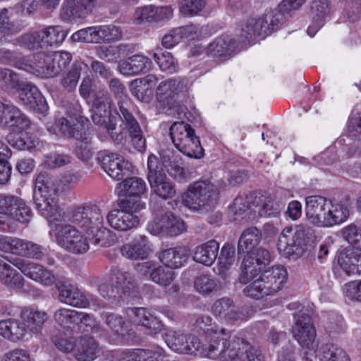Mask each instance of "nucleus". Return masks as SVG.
<instances>
[{
    "instance_id": "obj_36",
    "label": "nucleus",
    "mask_w": 361,
    "mask_h": 361,
    "mask_svg": "<svg viewBox=\"0 0 361 361\" xmlns=\"http://www.w3.org/2000/svg\"><path fill=\"white\" fill-rule=\"evenodd\" d=\"M235 249L233 245L226 243L222 247L218 263L214 270L215 273L221 276L223 279L226 278V271L231 267L235 260Z\"/></svg>"
},
{
    "instance_id": "obj_45",
    "label": "nucleus",
    "mask_w": 361,
    "mask_h": 361,
    "mask_svg": "<svg viewBox=\"0 0 361 361\" xmlns=\"http://www.w3.org/2000/svg\"><path fill=\"white\" fill-rule=\"evenodd\" d=\"M56 126L59 129L60 135L68 139L78 138L80 137L84 130L80 128L78 123L71 116L70 119L64 117H61L56 121Z\"/></svg>"
},
{
    "instance_id": "obj_30",
    "label": "nucleus",
    "mask_w": 361,
    "mask_h": 361,
    "mask_svg": "<svg viewBox=\"0 0 361 361\" xmlns=\"http://www.w3.org/2000/svg\"><path fill=\"white\" fill-rule=\"evenodd\" d=\"M23 29L21 23L11 20V13L8 8H4L0 11V43L10 42L9 37Z\"/></svg>"
},
{
    "instance_id": "obj_31",
    "label": "nucleus",
    "mask_w": 361,
    "mask_h": 361,
    "mask_svg": "<svg viewBox=\"0 0 361 361\" xmlns=\"http://www.w3.org/2000/svg\"><path fill=\"white\" fill-rule=\"evenodd\" d=\"M33 202L38 212L46 219L54 218L59 213V206L52 196L33 193Z\"/></svg>"
},
{
    "instance_id": "obj_8",
    "label": "nucleus",
    "mask_w": 361,
    "mask_h": 361,
    "mask_svg": "<svg viewBox=\"0 0 361 361\" xmlns=\"http://www.w3.org/2000/svg\"><path fill=\"white\" fill-rule=\"evenodd\" d=\"M68 219L87 234L92 229H97L104 221L101 210L95 205L78 207L72 209L68 214Z\"/></svg>"
},
{
    "instance_id": "obj_5",
    "label": "nucleus",
    "mask_w": 361,
    "mask_h": 361,
    "mask_svg": "<svg viewBox=\"0 0 361 361\" xmlns=\"http://www.w3.org/2000/svg\"><path fill=\"white\" fill-rule=\"evenodd\" d=\"M315 237L314 229L307 226L298 225L294 233L285 229L279 237L277 249L288 257H301L307 250L309 243Z\"/></svg>"
},
{
    "instance_id": "obj_4",
    "label": "nucleus",
    "mask_w": 361,
    "mask_h": 361,
    "mask_svg": "<svg viewBox=\"0 0 361 361\" xmlns=\"http://www.w3.org/2000/svg\"><path fill=\"white\" fill-rule=\"evenodd\" d=\"M287 279L288 272L283 266L266 268L259 279L244 288L243 293L246 296L257 300L273 295L281 289Z\"/></svg>"
},
{
    "instance_id": "obj_49",
    "label": "nucleus",
    "mask_w": 361,
    "mask_h": 361,
    "mask_svg": "<svg viewBox=\"0 0 361 361\" xmlns=\"http://www.w3.org/2000/svg\"><path fill=\"white\" fill-rule=\"evenodd\" d=\"M322 361H351L347 353L338 345L326 343L322 347Z\"/></svg>"
},
{
    "instance_id": "obj_28",
    "label": "nucleus",
    "mask_w": 361,
    "mask_h": 361,
    "mask_svg": "<svg viewBox=\"0 0 361 361\" xmlns=\"http://www.w3.org/2000/svg\"><path fill=\"white\" fill-rule=\"evenodd\" d=\"M60 187V180L56 176L40 173L36 178L33 193L53 196L58 193Z\"/></svg>"
},
{
    "instance_id": "obj_33",
    "label": "nucleus",
    "mask_w": 361,
    "mask_h": 361,
    "mask_svg": "<svg viewBox=\"0 0 361 361\" xmlns=\"http://www.w3.org/2000/svg\"><path fill=\"white\" fill-rule=\"evenodd\" d=\"M262 240V232L255 226H251L242 233L238 243V253H245L257 248Z\"/></svg>"
},
{
    "instance_id": "obj_47",
    "label": "nucleus",
    "mask_w": 361,
    "mask_h": 361,
    "mask_svg": "<svg viewBox=\"0 0 361 361\" xmlns=\"http://www.w3.org/2000/svg\"><path fill=\"white\" fill-rule=\"evenodd\" d=\"M88 235H92V243L94 245L100 246L109 247L114 245L117 242V238L112 231L103 226V223L98 226L97 229H92Z\"/></svg>"
},
{
    "instance_id": "obj_16",
    "label": "nucleus",
    "mask_w": 361,
    "mask_h": 361,
    "mask_svg": "<svg viewBox=\"0 0 361 361\" xmlns=\"http://www.w3.org/2000/svg\"><path fill=\"white\" fill-rule=\"evenodd\" d=\"M173 9L171 6H156L149 5L140 7L136 11L138 23L144 22L157 23L169 20L173 16Z\"/></svg>"
},
{
    "instance_id": "obj_32",
    "label": "nucleus",
    "mask_w": 361,
    "mask_h": 361,
    "mask_svg": "<svg viewBox=\"0 0 361 361\" xmlns=\"http://www.w3.org/2000/svg\"><path fill=\"white\" fill-rule=\"evenodd\" d=\"M360 260L361 254L352 249H343L337 255L338 266L348 275L360 271L358 263Z\"/></svg>"
},
{
    "instance_id": "obj_61",
    "label": "nucleus",
    "mask_w": 361,
    "mask_h": 361,
    "mask_svg": "<svg viewBox=\"0 0 361 361\" xmlns=\"http://www.w3.org/2000/svg\"><path fill=\"white\" fill-rule=\"evenodd\" d=\"M54 77L59 74L68 66L72 60L71 54L68 51L51 52Z\"/></svg>"
},
{
    "instance_id": "obj_23",
    "label": "nucleus",
    "mask_w": 361,
    "mask_h": 361,
    "mask_svg": "<svg viewBox=\"0 0 361 361\" xmlns=\"http://www.w3.org/2000/svg\"><path fill=\"white\" fill-rule=\"evenodd\" d=\"M188 251L185 247L165 249L159 253V259L163 264L171 269H178L187 262Z\"/></svg>"
},
{
    "instance_id": "obj_34",
    "label": "nucleus",
    "mask_w": 361,
    "mask_h": 361,
    "mask_svg": "<svg viewBox=\"0 0 361 361\" xmlns=\"http://www.w3.org/2000/svg\"><path fill=\"white\" fill-rule=\"evenodd\" d=\"M0 281L11 288L20 289L25 280L20 274L0 259Z\"/></svg>"
},
{
    "instance_id": "obj_26",
    "label": "nucleus",
    "mask_w": 361,
    "mask_h": 361,
    "mask_svg": "<svg viewBox=\"0 0 361 361\" xmlns=\"http://www.w3.org/2000/svg\"><path fill=\"white\" fill-rule=\"evenodd\" d=\"M236 48V42L229 35H223L211 42L207 49L208 56L220 59L231 55Z\"/></svg>"
},
{
    "instance_id": "obj_6",
    "label": "nucleus",
    "mask_w": 361,
    "mask_h": 361,
    "mask_svg": "<svg viewBox=\"0 0 361 361\" xmlns=\"http://www.w3.org/2000/svg\"><path fill=\"white\" fill-rule=\"evenodd\" d=\"M169 130L173 143L180 152L190 158L200 159L203 157L204 149L200 139L188 123L175 122Z\"/></svg>"
},
{
    "instance_id": "obj_20",
    "label": "nucleus",
    "mask_w": 361,
    "mask_h": 361,
    "mask_svg": "<svg viewBox=\"0 0 361 361\" xmlns=\"http://www.w3.org/2000/svg\"><path fill=\"white\" fill-rule=\"evenodd\" d=\"M109 281L114 286L110 292L112 296H125L133 287V276L130 273L123 271L116 267H112L109 274Z\"/></svg>"
},
{
    "instance_id": "obj_19",
    "label": "nucleus",
    "mask_w": 361,
    "mask_h": 361,
    "mask_svg": "<svg viewBox=\"0 0 361 361\" xmlns=\"http://www.w3.org/2000/svg\"><path fill=\"white\" fill-rule=\"evenodd\" d=\"M151 65L149 58L135 54L126 59L121 60L118 62V70L121 74L126 76L135 75L147 71Z\"/></svg>"
},
{
    "instance_id": "obj_37",
    "label": "nucleus",
    "mask_w": 361,
    "mask_h": 361,
    "mask_svg": "<svg viewBox=\"0 0 361 361\" xmlns=\"http://www.w3.org/2000/svg\"><path fill=\"white\" fill-rule=\"evenodd\" d=\"M80 314L78 312L66 309L60 308L57 310L54 315L55 322L63 329L70 330L73 333L76 332V328L78 327V318Z\"/></svg>"
},
{
    "instance_id": "obj_58",
    "label": "nucleus",
    "mask_w": 361,
    "mask_h": 361,
    "mask_svg": "<svg viewBox=\"0 0 361 361\" xmlns=\"http://www.w3.org/2000/svg\"><path fill=\"white\" fill-rule=\"evenodd\" d=\"M30 125L31 121L28 116L16 106L8 128L12 131L22 132L28 129Z\"/></svg>"
},
{
    "instance_id": "obj_14",
    "label": "nucleus",
    "mask_w": 361,
    "mask_h": 361,
    "mask_svg": "<svg viewBox=\"0 0 361 361\" xmlns=\"http://www.w3.org/2000/svg\"><path fill=\"white\" fill-rule=\"evenodd\" d=\"M186 85L181 78H170L161 81L156 89V98L160 107L171 109L174 97L185 91Z\"/></svg>"
},
{
    "instance_id": "obj_29",
    "label": "nucleus",
    "mask_w": 361,
    "mask_h": 361,
    "mask_svg": "<svg viewBox=\"0 0 361 361\" xmlns=\"http://www.w3.org/2000/svg\"><path fill=\"white\" fill-rule=\"evenodd\" d=\"M26 327L23 322L8 319L0 321V335L12 342H17L26 334Z\"/></svg>"
},
{
    "instance_id": "obj_52",
    "label": "nucleus",
    "mask_w": 361,
    "mask_h": 361,
    "mask_svg": "<svg viewBox=\"0 0 361 361\" xmlns=\"http://www.w3.org/2000/svg\"><path fill=\"white\" fill-rule=\"evenodd\" d=\"M255 197H257V193L252 192L245 196L235 197L233 204L229 207L230 212L234 215H242L249 209L253 211L252 207H254Z\"/></svg>"
},
{
    "instance_id": "obj_53",
    "label": "nucleus",
    "mask_w": 361,
    "mask_h": 361,
    "mask_svg": "<svg viewBox=\"0 0 361 361\" xmlns=\"http://www.w3.org/2000/svg\"><path fill=\"white\" fill-rule=\"evenodd\" d=\"M326 227L332 226L345 221L349 216L350 212L347 206L339 203L329 208Z\"/></svg>"
},
{
    "instance_id": "obj_50",
    "label": "nucleus",
    "mask_w": 361,
    "mask_h": 361,
    "mask_svg": "<svg viewBox=\"0 0 361 361\" xmlns=\"http://www.w3.org/2000/svg\"><path fill=\"white\" fill-rule=\"evenodd\" d=\"M23 82L13 71L9 68H0V87L4 91L15 90L18 92Z\"/></svg>"
},
{
    "instance_id": "obj_54",
    "label": "nucleus",
    "mask_w": 361,
    "mask_h": 361,
    "mask_svg": "<svg viewBox=\"0 0 361 361\" xmlns=\"http://www.w3.org/2000/svg\"><path fill=\"white\" fill-rule=\"evenodd\" d=\"M176 278L175 272L166 267H155L152 273V280L161 286H170Z\"/></svg>"
},
{
    "instance_id": "obj_1",
    "label": "nucleus",
    "mask_w": 361,
    "mask_h": 361,
    "mask_svg": "<svg viewBox=\"0 0 361 361\" xmlns=\"http://www.w3.org/2000/svg\"><path fill=\"white\" fill-rule=\"evenodd\" d=\"M117 106L92 109L91 117L93 123L103 127L116 145L124 143L125 130L134 149L144 153L147 149L146 137L133 114L131 103L128 100H118Z\"/></svg>"
},
{
    "instance_id": "obj_24",
    "label": "nucleus",
    "mask_w": 361,
    "mask_h": 361,
    "mask_svg": "<svg viewBox=\"0 0 361 361\" xmlns=\"http://www.w3.org/2000/svg\"><path fill=\"white\" fill-rule=\"evenodd\" d=\"M219 250V243L215 240H210L195 248L192 259L196 262L209 267L216 259Z\"/></svg>"
},
{
    "instance_id": "obj_40",
    "label": "nucleus",
    "mask_w": 361,
    "mask_h": 361,
    "mask_svg": "<svg viewBox=\"0 0 361 361\" xmlns=\"http://www.w3.org/2000/svg\"><path fill=\"white\" fill-rule=\"evenodd\" d=\"M13 42V44L23 47L30 51L45 47L42 30L25 33Z\"/></svg>"
},
{
    "instance_id": "obj_55",
    "label": "nucleus",
    "mask_w": 361,
    "mask_h": 361,
    "mask_svg": "<svg viewBox=\"0 0 361 361\" xmlns=\"http://www.w3.org/2000/svg\"><path fill=\"white\" fill-rule=\"evenodd\" d=\"M343 238L355 249L361 250V228L352 224L344 227L342 231Z\"/></svg>"
},
{
    "instance_id": "obj_42",
    "label": "nucleus",
    "mask_w": 361,
    "mask_h": 361,
    "mask_svg": "<svg viewBox=\"0 0 361 361\" xmlns=\"http://www.w3.org/2000/svg\"><path fill=\"white\" fill-rule=\"evenodd\" d=\"M45 47L61 44L68 35V30L61 25L49 26L41 30Z\"/></svg>"
},
{
    "instance_id": "obj_25",
    "label": "nucleus",
    "mask_w": 361,
    "mask_h": 361,
    "mask_svg": "<svg viewBox=\"0 0 361 361\" xmlns=\"http://www.w3.org/2000/svg\"><path fill=\"white\" fill-rule=\"evenodd\" d=\"M148 251L147 238L144 235H140L121 247L122 255L130 259H144L147 257Z\"/></svg>"
},
{
    "instance_id": "obj_17",
    "label": "nucleus",
    "mask_w": 361,
    "mask_h": 361,
    "mask_svg": "<svg viewBox=\"0 0 361 361\" xmlns=\"http://www.w3.org/2000/svg\"><path fill=\"white\" fill-rule=\"evenodd\" d=\"M94 2L95 0H66L61 15L67 20L85 18L92 12Z\"/></svg>"
},
{
    "instance_id": "obj_62",
    "label": "nucleus",
    "mask_w": 361,
    "mask_h": 361,
    "mask_svg": "<svg viewBox=\"0 0 361 361\" xmlns=\"http://www.w3.org/2000/svg\"><path fill=\"white\" fill-rule=\"evenodd\" d=\"M102 319L109 329L116 335L121 332L126 322L123 318L117 314L112 312H103Z\"/></svg>"
},
{
    "instance_id": "obj_63",
    "label": "nucleus",
    "mask_w": 361,
    "mask_h": 361,
    "mask_svg": "<svg viewBox=\"0 0 361 361\" xmlns=\"http://www.w3.org/2000/svg\"><path fill=\"white\" fill-rule=\"evenodd\" d=\"M291 10H285L284 7H281V3L279 5V8L274 9H268L266 11L265 14L267 18L269 20V25L274 31L277 30L279 27L285 21V16L283 12H289Z\"/></svg>"
},
{
    "instance_id": "obj_59",
    "label": "nucleus",
    "mask_w": 361,
    "mask_h": 361,
    "mask_svg": "<svg viewBox=\"0 0 361 361\" xmlns=\"http://www.w3.org/2000/svg\"><path fill=\"white\" fill-rule=\"evenodd\" d=\"M194 286L197 291L205 295L216 291L219 288L216 281L207 274L197 277Z\"/></svg>"
},
{
    "instance_id": "obj_41",
    "label": "nucleus",
    "mask_w": 361,
    "mask_h": 361,
    "mask_svg": "<svg viewBox=\"0 0 361 361\" xmlns=\"http://www.w3.org/2000/svg\"><path fill=\"white\" fill-rule=\"evenodd\" d=\"M76 140L74 149L75 156L83 161L90 160L93 156L90 133L84 130Z\"/></svg>"
},
{
    "instance_id": "obj_18",
    "label": "nucleus",
    "mask_w": 361,
    "mask_h": 361,
    "mask_svg": "<svg viewBox=\"0 0 361 361\" xmlns=\"http://www.w3.org/2000/svg\"><path fill=\"white\" fill-rule=\"evenodd\" d=\"M106 219L110 226L120 231H130L136 228L140 223L136 214L120 209L109 212Z\"/></svg>"
},
{
    "instance_id": "obj_22",
    "label": "nucleus",
    "mask_w": 361,
    "mask_h": 361,
    "mask_svg": "<svg viewBox=\"0 0 361 361\" xmlns=\"http://www.w3.org/2000/svg\"><path fill=\"white\" fill-rule=\"evenodd\" d=\"M98 352L99 344L93 337L83 336L76 339L73 353L78 361H92Z\"/></svg>"
},
{
    "instance_id": "obj_44",
    "label": "nucleus",
    "mask_w": 361,
    "mask_h": 361,
    "mask_svg": "<svg viewBox=\"0 0 361 361\" xmlns=\"http://www.w3.org/2000/svg\"><path fill=\"white\" fill-rule=\"evenodd\" d=\"M240 269L241 273L238 279L239 282L243 284H247L259 274H262L265 268L259 266L252 259H250V258L245 256L240 266Z\"/></svg>"
},
{
    "instance_id": "obj_15",
    "label": "nucleus",
    "mask_w": 361,
    "mask_h": 361,
    "mask_svg": "<svg viewBox=\"0 0 361 361\" xmlns=\"http://www.w3.org/2000/svg\"><path fill=\"white\" fill-rule=\"evenodd\" d=\"M22 68L41 78H52L53 61L51 53L38 52L23 59Z\"/></svg>"
},
{
    "instance_id": "obj_27",
    "label": "nucleus",
    "mask_w": 361,
    "mask_h": 361,
    "mask_svg": "<svg viewBox=\"0 0 361 361\" xmlns=\"http://www.w3.org/2000/svg\"><path fill=\"white\" fill-rule=\"evenodd\" d=\"M20 318L26 327V331L38 334L41 331L42 326L48 319V314L44 311L25 308L21 311Z\"/></svg>"
},
{
    "instance_id": "obj_35",
    "label": "nucleus",
    "mask_w": 361,
    "mask_h": 361,
    "mask_svg": "<svg viewBox=\"0 0 361 361\" xmlns=\"http://www.w3.org/2000/svg\"><path fill=\"white\" fill-rule=\"evenodd\" d=\"M14 247V254L22 257L41 259L44 256V249L32 241L17 238Z\"/></svg>"
},
{
    "instance_id": "obj_11",
    "label": "nucleus",
    "mask_w": 361,
    "mask_h": 361,
    "mask_svg": "<svg viewBox=\"0 0 361 361\" xmlns=\"http://www.w3.org/2000/svg\"><path fill=\"white\" fill-rule=\"evenodd\" d=\"M305 202V214L308 221L318 227H326L331 202L320 195L307 196Z\"/></svg>"
},
{
    "instance_id": "obj_64",
    "label": "nucleus",
    "mask_w": 361,
    "mask_h": 361,
    "mask_svg": "<svg viewBox=\"0 0 361 361\" xmlns=\"http://www.w3.org/2000/svg\"><path fill=\"white\" fill-rule=\"evenodd\" d=\"M246 253V257L250 258V259H252L255 263L265 269L271 262V254L269 251L262 247H257L247 252Z\"/></svg>"
},
{
    "instance_id": "obj_13",
    "label": "nucleus",
    "mask_w": 361,
    "mask_h": 361,
    "mask_svg": "<svg viewBox=\"0 0 361 361\" xmlns=\"http://www.w3.org/2000/svg\"><path fill=\"white\" fill-rule=\"evenodd\" d=\"M98 159L102 169L114 180H123L133 169L132 164L117 153H107L101 155Z\"/></svg>"
},
{
    "instance_id": "obj_39",
    "label": "nucleus",
    "mask_w": 361,
    "mask_h": 361,
    "mask_svg": "<svg viewBox=\"0 0 361 361\" xmlns=\"http://www.w3.org/2000/svg\"><path fill=\"white\" fill-rule=\"evenodd\" d=\"M231 338L230 332L222 328L220 334L214 336L207 348V355L210 358H216L227 352L228 338Z\"/></svg>"
},
{
    "instance_id": "obj_60",
    "label": "nucleus",
    "mask_w": 361,
    "mask_h": 361,
    "mask_svg": "<svg viewBox=\"0 0 361 361\" xmlns=\"http://www.w3.org/2000/svg\"><path fill=\"white\" fill-rule=\"evenodd\" d=\"M123 198H119L118 200V206L120 209L127 211L135 214L142 209L145 207L143 202L140 200V197L130 196L129 195H122Z\"/></svg>"
},
{
    "instance_id": "obj_9",
    "label": "nucleus",
    "mask_w": 361,
    "mask_h": 361,
    "mask_svg": "<svg viewBox=\"0 0 361 361\" xmlns=\"http://www.w3.org/2000/svg\"><path fill=\"white\" fill-rule=\"evenodd\" d=\"M6 259L25 276L43 286H49L56 282V279L53 272L41 264L17 257Z\"/></svg>"
},
{
    "instance_id": "obj_10",
    "label": "nucleus",
    "mask_w": 361,
    "mask_h": 361,
    "mask_svg": "<svg viewBox=\"0 0 361 361\" xmlns=\"http://www.w3.org/2000/svg\"><path fill=\"white\" fill-rule=\"evenodd\" d=\"M57 239L62 247L74 254L85 253L90 248L87 237L69 224L61 226Z\"/></svg>"
},
{
    "instance_id": "obj_3",
    "label": "nucleus",
    "mask_w": 361,
    "mask_h": 361,
    "mask_svg": "<svg viewBox=\"0 0 361 361\" xmlns=\"http://www.w3.org/2000/svg\"><path fill=\"white\" fill-rule=\"evenodd\" d=\"M218 188L209 180H198L190 185L183 196V203L189 209L201 214L208 213L219 200Z\"/></svg>"
},
{
    "instance_id": "obj_43",
    "label": "nucleus",
    "mask_w": 361,
    "mask_h": 361,
    "mask_svg": "<svg viewBox=\"0 0 361 361\" xmlns=\"http://www.w3.org/2000/svg\"><path fill=\"white\" fill-rule=\"evenodd\" d=\"M8 142L19 150H33L39 145V139L29 133L22 135L9 134L7 135Z\"/></svg>"
},
{
    "instance_id": "obj_2",
    "label": "nucleus",
    "mask_w": 361,
    "mask_h": 361,
    "mask_svg": "<svg viewBox=\"0 0 361 361\" xmlns=\"http://www.w3.org/2000/svg\"><path fill=\"white\" fill-rule=\"evenodd\" d=\"M161 157L162 166L159 164L155 155L149 156L147 180L154 194L164 200L171 199L176 195V190L175 185L167 178L163 167L171 177L179 183L186 182L189 173L182 166L180 158L172 152L164 153Z\"/></svg>"
},
{
    "instance_id": "obj_21",
    "label": "nucleus",
    "mask_w": 361,
    "mask_h": 361,
    "mask_svg": "<svg viewBox=\"0 0 361 361\" xmlns=\"http://www.w3.org/2000/svg\"><path fill=\"white\" fill-rule=\"evenodd\" d=\"M284 205L270 196L257 193L254 200L253 212L262 217H277L283 209Z\"/></svg>"
},
{
    "instance_id": "obj_12",
    "label": "nucleus",
    "mask_w": 361,
    "mask_h": 361,
    "mask_svg": "<svg viewBox=\"0 0 361 361\" xmlns=\"http://www.w3.org/2000/svg\"><path fill=\"white\" fill-rule=\"evenodd\" d=\"M18 92L20 100L25 106L36 114L46 116L49 110L47 102L35 85L25 82Z\"/></svg>"
},
{
    "instance_id": "obj_38",
    "label": "nucleus",
    "mask_w": 361,
    "mask_h": 361,
    "mask_svg": "<svg viewBox=\"0 0 361 361\" xmlns=\"http://www.w3.org/2000/svg\"><path fill=\"white\" fill-rule=\"evenodd\" d=\"M118 195H129L130 196L140 197L146 191V183L140 178H126L118 183Z\"/></svg>"
},
{
    "instance_id": "obj_7",
    "label": "nucleus",
    "mask_w": 361,
    "mask_h": 361,
    "mask_svg": "<svg viewBox=\"0 0 361 361\" xmlns=\"http://www.w3.org/2000/svg\"><path fill=\"white\" fill-rule=\"evenodd\" d=\"M294 319L293 337L302 348L315 351L318 343L315 341L317 334L312 317L308 314L298 312L295 314Z\"/></svg>"
},
{
    "instance_id": "obj_56",
    "label": "nucleus",
    "mask_w": 361,
    "mask_h": 361,
    "mask_svg": "<svg viewBox=\"0 0 361 361\" xmlns=\"http://www.w3.org/2000/svg\"><path fill=\"white\" fill-rule=\"evenodd\" d=\"M207 0H180V12L188 16L198 15L206 6Z\"/></svg>"
},
{
    "instance_id": "obj_46",
    "label": "nucleus",
    "mask_w": 361,
    "mask_h": 361,
    "mask_svg": "<svg viewBox=\"0 0 361 361\" xmlns=\"http://www.w3.org/2000/svg\"><path fill=\"white\" fill-rule=\"evenodd\" d=\"M153 59L164 72L173 73L178 69V63L173 55L167 51H163L161 48L157 49L153 54Z\"/></svg>"
},
{
    "instance_id": "obj_51",
    "label": "nucleus",
    "mask_w": 361,
    "mask_h": 361,
    "mask_svg": "<svg viewBox=\"0 0 361 361\" xmlns=\"http://www.w3.org/2000/svg\"><path fill=\"white\" fill-rule=\"evenodd\" d=\"M166 343L173 351L183 354L186 350L187 336L181 331H169L166 334Z\"/></svg>"
},
{
    "instance_id": "obj_48",
    "label": "nucleus",
    "mask_w": 361,
    "mask_h": 361,
    "mask_svg": "<svg viewBox=\"0 0 361 361\" xmlns=\"http://www.w3.org/2000/svg\"><path fill=\"white\" fill-rule=\"evenodd\" d=\"M82 66L81 62H74L71 68L62 74L61 85L66 91L71 92L75 90L80 78Z\"/></svg>"
},
{
    "instance_id": "obj_57",
    "label": "nucleus",
    "mask_w": 361,
    "mask_h": 361,
    "mask_svg": "<svg viewBox=\"0 0 361 361\" xmlns=\"http://www.w3.org/2000/svg\"><path fill=\"white\" fill-rule=\"evenodd\" d=\"M32 216V213L30 207L22 198L18 197V201H16L14 205L11 217L20 223L26 224L30 221Z\"/></svg>"
}]
</instances>
